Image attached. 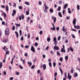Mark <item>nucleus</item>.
<instances>
[{
    "label": "nucleus",
    "instance_id": "nucleus-34",
    "mask_svg": "<svg viewBox=\"0 0 80 80\" xmlns=\"http://www.w3.org/2000/svg\"><path fill=\"white\" fill-rule=\"evenodd\" d=\"M21 17H22V20H24V16L22 14V15H21Z\"/></svg>",
    "mask_w": 80,
    "mask_h": 80
},
{
    "label": "nucleus",
    "instance_id": "nucleus-28",
    "mask_svg": "<svg viewBox=\"0 0 80 80\" xmlns=\"http://www.w3.org/2000/svg\"><path fill=\"white\" fill-rule=\"evenodd\" d=\"M77 8L78 10H80V6L79 5H78L77 6Z\"/></svg>",
    "mask_w": 80,
    "mask_h": 80
},
{
    "label": "nucleus",
    "instance_id": "nucleus-44",
    "mask_svg": "<svg viewBox=\"0 0 80 80\" xmlns=\"http://www.w3.org/2000/svg\"><path fill=\"white\" fill-rule=\"evenodd\" d=\"M2 65H2V62H1L0 63V68H2Z\"/></svg>",
    "mask_w": 80,
    "mask_h": 80
},
{
    "label": "nucleus",
    "instance_id": "nucleus-45",
    "mask_svg": "<svg viewBox=\"0 0 80 80\" xmlns=\"http://www.w3.org/2000/svg\"><path fill=\"white\" fill-rule=\"evenodd\" d=\"M13 13H14V14H16V11L15 10H14L13 11Z\"/></svg>",
    "mask_w": 80,
    "mask_h": 80
},
{
    "label": "nucleus",
    "instance_id": "nucleus-13",
    "mask_svg": "<svg viewBox=\"0 0 80 80\" xmlns=\"http://www.w3.org/2000/svg\"><path fill=\"white\" fill-rule=\"evenodd\" d=\"M59 70L61 73V75H63V71H62V69L60 68H59Z\"/></svg>",
    "mask_w": 80,
    "mask_h": 80
},
{
    "label": "nucleus",
    "instance_id": "nucleus-51",
    "mask_svg": "<svg viewBox=\"0 0 80 80\" xmlns=\"http://www.w3.org/2000/svg\"><path fill=\"white\" fill-rule=\"evenodd\" d=\"M15 26H13L12 27V30H15Z\"/></svg>",
    "mask_w": 80,
    "mask_h": 80
},
{
    "label": "nucleus",
    "instance_id": "nucleus-63",
    "mask_svg": "<svg viewBox=\"0 0 80 80\" xmlns=\"http://www.w3.org/2000/svg\"><path fill=\"white\" fill-rule=\"evenodd\" d=\"M42 57H43V58H45L46 57V56L44 54L43 55Z\"/></svg>",
    "mask_w": 80,
    "mask_h": 80
},
{
    "label": "nucleus",
    "instance_id": "nucleus-10",
    "mask_svg": "<svg viewBox=\"0 0 80 80\" xmlns=\"http://www.w3.org/2000/svg\"><path fill=\"white\" fill-rule=\"evenodd\" d=\"M49 12H51V13H52L53 12V9L52 8H50L49 9Z\"/></svg>",
    "mask_w": 80,
    "mask_h": 80
},
{
    "label": "nucleus",
    "instance_id": "nucleus-60",
    "mask_svg": "<svg viewBox=\"0 0 80 80\" xmlns=\"http://www.w3.org/2000/svg\"><path fill=\"white\" fill-rule=\"evenodd\" d=\"M19 20H22V16H20L19 17Z\"/></svg>",
    "mask_w": 80,
    "mask_h": 80
},
{
    "label": "nucleus",
    "instance_id": "nucleus-56",
    "mask_svg": "<svg viewBox=\"0 0 80 80\" xmlns=\"http://www.w3.org/2000/svg\"><path fill=\"white\" fill-rule=\"evenodd\" d=\"M65 10H63L62 11V14L65 15Z\"/></svg>",
    "mask_w": 80,
    "mask_h": 80
},
{
    "label": "nucleus",
    "instance_id": "nucleus-8",
    "mask_svg": "<svg viewBox=\"0 0 80 80\" xmlns=\"http://www.w3.org/2000/svg\"><path fill=\"white\" fill-rule=\"evenodd\" d=\"M43 67V69L44 70H45V69H46V64H43V66H42Z\"/></svg>",
    "mask_w": 80,
    "mask_h": 80
},
{
    "label": "nucleus",
    "instance_id": "nucleus-4",
    "mask_svg": "<svg viewBox=\"0 0 80 80\" xmlns=\"http://www.w3.org/2000/svg\"><path fill=\"white\" fill-rule=\"evenodd\" d=\"M2 42H3V43H7L8 42V39H5L4 38L2 40Z\"/></svg>",
    "mask_w": 80,
    "mask_h": 80
},
{
    "label": "nucleus",
    "instance_id": "nucleus-62",
    "mask_svg": "<svg viewBox=\"0 0 80 80\" xmlns=\"http://www.w3.org/2000/svg\"><path fill=\"white\" fill-rule=\"evenodd\" d=\"M62 1H60L59 2V4H62Z\"/></svg>",
    "mask_w": 80,
    "mask_h": 80
},
{
    "label": "nucleus",
    "instance_id": "nucleus-61",
    "mask_svg": "<svg viewBox=\"0 0 80 80\" xmlns=\"http://www.w3.org/2000/svg\"><path fill=\"white\" fill-rule=\"evenodd\" d=\"M48 48H49V47L47 46V47L45 48V50H48Z\"/></svg>",
    "mask_w": 80,
    "mask_h": 80
},
{
    "label": "nucleus",
    "instance_id": "nucleus-40",
    "mask_svg": "<svg viewBox=\"0 0 80 80\" xmlns=\"http://www.w3.org/2000/svg\"><path fill=\"white\" fill-rule=\"evenodd\" d=\"M49 65L50 67H52V63L51 62L49 63Z\"/></svg>",
    "mask_w": 80,
    "mask_h": 80
},
{
    "label": "nucleus",
    "instance_id": "nucleus-31",
    "mask_svg": "<svg viewBox=\"0 0 80 80\" xmlns=\"http://www.w3.org/2000/svg\"><path fill=\"white\" fill-rule=\"evenodd\" d=\"M61 38V36H59L58 38V40L59 41V40H60Z\"/></svg>",
    "mask_w": 80,
    "mask_h": 80
},
{
    "label": "nucleus",
    "instance_id": "nucleus-48",
    "mask_svg": "<svg viewBox=\"0 0 80 80\" xmlns=\"http://www.w3.org/2000/svg\"><path fill=\"white\" fill-rule=\"evenodd\" d=\"M64 49L63 48H62L61 49V52H63V51H64Z\"/></svg>",
    "mask_w": 80,
    "mask_h": 80
},
{
    "label": "nucleus",
    "instance_id": "nucleus-9",
    "mask_svg": "<svg viewBox=\"0 0 80 80\" xmlns=\"http://www.w3.org/2000/svg\"><path fill=\"white\" fill-rule=\"evenodd\" d=\"M28 63L30 67H31L32 65V63L31 62H28Z\"/></svg>",
    "mask_w": 80,
    "mask_h": 80
},
{
    "label": "nucleus",
    "instance_id": "nucleus-38",
    "mask_svg": "<svg viewBox=\"0 0 80 80\" xmlns=\"http://www.w3.org/2000/svg\"><path fill=\"white\" fill-rule=\"evenodd\" d=\"M26 12L27 15H28V14H29V11H26Z\"/></svg>",
    "mask_w": 80,
    "mask_h": 80
},
{
    "label": "nucleus",
    "instance_id": "nucleus-57",
    "mask_svg": "<svg viewBox=\"0 0 80 80\" xmlns=\"http://www.w3.org/2000/svg\"><path fill=\"white\" fill-rule=\"evenodd\" d=\"M19 67L20 68V69H23V67L21 65H19Z\"/></svg>",
    "mask_w": 80,
    "mask_h": 80
},
{
    "label": "nucleus",
    "instance_id": "nucleus-27",
    "mask_svg": "<svg viewBox=\"0 0 80 80\" xmlns=\"http://www.w3.org/2000/svg\"><path fill=\"white\" fill-rule=\"evenodd\" d=\"M71 73H72V74L73 73V68H71Z\"/></svg>",
    "mask_w": 80,
    "mask_h": 80
},
{
    "label": "nucleus",
    "instance_id": "nucleus-20",
    "mask_svg": "<svg viewBox=\"0 0 80 80\" xmlns=\"http://www.w3.org/2000/svg\"><path fill=\"white\" fill-rule=\"evenodd\" d=\"M68 78L69 80H71L72 79V76H68Z\"/></svg>",
    "mask_w": 80,
    "mask_h": 80
},
{
    "label": "nucleus",
    "instance_id": "nucleus-25",
    "mask_svg": "<svg viewBox=\"0 0 80 80\" xmlns=\"http://www.w3.org/2000/svg\"><path fill=\"white\" fill-rule=\"evenodd\" d=\"M68 13H71V11H70V8H68Z\"/></svg>",
    "mask_w": 80,
    "mask_h": 80
},
{
    "label": "nucleus",
    "instance_id": "nucleus-14",
    "mask_svg": "<svg viewBox=\"0 0 80 80\" xmlns=\"http://www.w3.org/2000/svg\"><path fill=\"white\" fill-rule=\"evenodd\" d=\"M62 30L63 32H65L66 31V29L65 28V26H63L62 27Z\"/></svg>",
    "mask_w": 80,
    "mask_h": 80
},
{
    "label": "nucleus",
    "instance_id": "nucleus-41",
    "mask_svg": "<svg viewBox=\"0 0 80 80\" xmlns=\"http://www.w3.org/2000/svg\"><path fill=\"white\" fill-rule=\"evenodd\" d=\"M68 59V56H66L65 57V60H67Z\"/></svg>",
    "mask_w": 80,
    "mask_h": 80
},
{
    "label": "nucleus",
    "instance_id": "nucleus-50",
    "mask_svg": "<svg viewBox=\"0 0 80 80\" xmlns=\"http://www.w3.org/2000/svg\"><path fill=\"white\" fill-rule=\"evenodd\" d=\"M3 14H4V17H5V18H6V17H7V15H6V13H5V12H3Z\"/></svg>",
    "mask_w": 80,
    "mask_h": 80
},
{
    "label": "nucleus",
    "instance_id": "nucleus-12",
    "mask_svg": "<svg viewBox=\"0 0 80 80\" xmlns=\"http://www.w3.org/2000/svg\"><path fill=\"white\" fill-rule=\"evenodd\" d=\"M58 16L60 17H62V13L60 12H59L58 13Z\"/></svg>",
    "mask_w": 80,
    "mask_h": 80
},
{
    "label": "nucleus",
    "instance_id": "nucleus-7",
    "mask_svg": "<svg viewBox=\"0 0 80 80\" xmlns=\"http://www.w3.org/2000/svg\"><path fill=\"white\" fill-rule=\"evenodd\" d=\"M15 33H16V38H18V32H17L16 31L15 32Z\"/></svg>",
    "mask_w": 80,
    "mask_h": 80
},
{
    "label": "nucleus",
    "instance_id": "nucleus-52",
    "mask_svg": "<svg viewBox=\"0 0 80 80\" xmlns=\"http://www.w3.org/2000/svg\"><path fill=\"white\" fill-rule=\"evenodd\" d=\"M21 41H23V36L21 38Z\"/></svg>",
    "mask_w": 80,
    "mask_h": 80
},
{
    "label": "nucleus",
    "instance_id": "nucleus-53",
    "mask_svg": "<svg viewBox=\"0 0 80 80\" xmlns=\"http://www.w3.org/2000/svg\"><path fill=\"white\" fill-rule=\"evenodd\" d=\"M42 33H43V31H41L39 32V34H40V35H42Z\"/></svg>",
    "mask_w": 80,
    "mask_h": 80
},
{
    "label": "nucleus",
    "instance_id": "nucleus-64",
    "mask_svg": "<svg viewBox=\"0 0 80 80\" xmlns=\"http://www.w3.org/2000/svg\"><path fill=\"white\" fill-rule=\"evenodd\" d=\"M40 80H43V77H41L40 78Z\"/></svg>",
    "mask_w": 80,
    "mask_h": 80
},
{
    "label": "nucleus",
    "instance_id": "nucleus-43",
    "mask_svg": "<svg viewBox=\"0 0 80 80\" xmlns=\"http://www.w3.org/2000/svg\"><path fill=\"white\" fill-rule=\"evenodd\" d=\"M13 62V58L12 59V61L11 62V64H12Z\"/></svg>",
    "mask_w": 80,
    "mask_h": 80
},
{
    "label": "nucleus",
    "instance_id": "nucleus-37",
    "mask_svg": "<svg viewBox=\"0 0 80 80\" xmlns=\"http://www.w3.org/2000/svg\"><path fill=\"white\" fill-rule=\"evenodd\" d=\"M30 38V33H28V38Z\"/></svg>",
    "mask_w": 80,
    "mask_h": 80
},
{
    "label": "nucleus",
    "instance_id": "nucleus-17",
    "mask_svg": "<svg viewBox=\"0 0 80 80\" xmlns=\"http://www.w3.org/2000/svg\"><path fill=\"white\" fill-rule=\"evenodd\" d=\"M10 54V51H7L6 52V55H9Z\"/></svg>",
    "mask_w": 80,
    "mask_h": 80
},
{
    "label": "nucleus",
    "instance_id": "nucleus-15",
    "mask_svg": "<svg viewBox=\"0 0 80 80\" xmlns=\"http://www.w3.org/2000/svg\"><path fill=\"white\" fill-rule=\"evenodd\" d=\"M74 77H78V74L77 72L74 73Z\"/></svg>",
    "mask_w": 80,
    "mask_h": 80
},
{
    "label": "nucleus",
    "instance_id": "nucleus-3",
    "mask_svg": "<svg viewBox=\"0 0 80 80\" xmlns=\"http://www.w3.org/2000/svg\"><path fill=\"white\" fill-rule=\"evenodd\" d=\"M57 50H59V47L58 46H57V45H55L54 46L53 48V49Z\"/></svg>",
    "mask_w": 80,
    "mask_h": 80
},
{
    "label": "nucleus",
    "instance_id": "nucleus-23",
    "mask_svg": "<svg viewBox=\"0 0 80 80\" xmlns=\"http://www.w3.org/2000/svg\"><path fill=\"white\" fill-rule=\"evenodd\" d=\"M57 55H58L59 56H60L61 54L60 52H59V51H58L57 52Z\"/></svg>",
    "mask_w": 80,
    "mask_h": 80
},
{
    "label": "nucleus",
    "instance_id": "nucleus-22",
    "mask_svg": "<svg viewBox=\"0 0 80 80\" xmlns=\"http://www.w3.org/2000/svg\"><path fill=\"white\" fill-rule=\"evenodd\" d=\"M56 20H57V19H56V18H54L53 21L54 23H55V22H56Z\"/></svg>",
    "mask_w": 80,
    "mask_h": 80
},
{
    "label": "nucleus",
    "instance_id": "nucleus-46",
    "mask_svg": "<svg viewBox=\"0 0 80 80\" xmlns=\"http://www.w3.org/2000/svg\"><path fill=\"white\" fill-rule=\"evenodd\" d=\"M2 31H1V30H0V36L1 37H2Z\"/></svg>",
    "mask_w": 80,
    "mask_h": 80
},
{
    "label": "nucleus",
    "instance_id": "nucleus-33",
    "mask_svg": "<svg viewBox=\"0 0 80 80\" xmlns=\"http://www.w3.org/2000/svg\"><path fill=\"white\" fill-rule=\"evenodd\" d=\"M22 30H20L19 31V33H20V36H22Z\"/></svg>",
    "mask_w": 80,
    "mask_h": 80
},
{
    "label": "nucleus",
    "instance_id": "nucleus-18",
    "mask_svg": "<svg viewBox=\"0 0 80 80\" xmlns=\"http://www.w3.org/2000/svg\"><path fill=\"white\" fill-rule=\"evenodd\" d=\"M57 43H58V41H55L54 42V43L55 45H57Z\"/></svg>",
    "mask_w": 80,
    "mask_h": 80
},
{
    "label": "nucleus",
    "instance_id": "nucleus-59",
    "mask_svg": "<svg viewBox=\"0 0 80 80\" xmlns=\"http://www.w3.org/2000/svg\"><path fill=\"white\" fill-rule=\"evenodd\" d=\"M48 9V6H46L45 7V10H47Z\"/></svg>",
    "mask_w": 80,
    "mask_h": 80
},
{
    "label": "nucleus",
    "instance_id": "nucleus-29",
    "mask_svg": "<svg viewBox=\"0 0 80 80\" xmlns=\"http://www.w3.org/2000/svg\"><path fill=\"white\" fill-rule=\"evenodd\" d=\"M59 60L61 62H62L63 61V58L60 57L59 58Z\"/></svg>",
    "mask_w": 80,
    "mask_h": 80
},
{
    "label": "nucleus",
    "instance_id": "nucleus-24",
    "mask_svg": "<svg viewBox=\"0 0 80 80\" xmlns=\"http://www.w3.org/2000/svg\"><path fill=\"white\" fill-rule=\"evenodd\" d=\"M18 8L20 10H22V8H23V7L22 6H18Z\"/></svg>",
    "mask_w": 80,
    "mask_h": 80
},
{
    "label": "nucleus",
    "instance_id": "nucleus-35",
    "mask_svg": "<svg viewBox=\"0 0 80 80\" xmlns=\"http://www.w3.org/2000/svg\"><path fill=\"white\" fill-rule=\"evenodd\" d=\"M25 4H26V5H30V3H29L28 2H25Z\"/></svg>",
    "mask_w": 80,
    "mask_h": 80
},
{
    "label": "nucleus",
    "instance_id": "nucleus-2",
    "mask_svg": "<svg viewBox=\"0 0 80 80\" xmlns=\"http://www.w3.org/2000/svg\"><path fill=\"white\" fill-rule=\"evenodd\" d=\"M5 35L7 36H9L10 35V31H9V28H6L5 30Z\"/></svg>",
    "mask_w": 80,
    "mask_h": 80
},
{
    "label": "nucleus",
    "instance_id": "nucleus-39",
    "mask_svg": "<svg viewBox=\"0 0 80 80\" xmlns=\"http://www.w3.org/2000/svg\"><path fill=\"white\" fill-rule=\"evenodd\" d=\"M60 10H61V7L60 6H59L58 7V11H60Z\"/></svg>",
    "mask_w": 80,
    "mask_h": 80
},
{
    "label": "nucleus",
    "instance_id": "nucleus-55",
    "mask_svg": "<svg viewBox=\"0 0 80 80\" xmlns=\"http://www.w3.org/2000/svg\"><path fill=\"white\" fill-rule=\"evenodd\" d=\"M30 46H25V47L26 48H28Z\"/></svg>",
    "mask_w": 80,
    "mask_h": 80
},
{
    "label": "nucleus",
    "instance_id": "nucleus-16",
    "mask_svg": "<svg viewBox=\"0 0 80 80\" xmlns=\"http://www.w3.org/2000/svg\"><path fill=\"white\" fill-rule=\"evenodd\" d=\"M51 30H54V31H55V27H53V28H50Z\"/></svg>",
    "mask_w": 80,
    "mask_h": 80
},
{
    "label": "nucleus",
    "instance_id": "nucleus-54",
    "mask_svg": "<svg viewBox=\"0 0 80 80\" xmlns=\"http://www.w3.org/2000/svg\"><path fill=\"white\" fill-rule=\"evenodd\" d=\"M35 46L36 47H37V46H38V43L35 42Z\"/></svg>",
    "mask_w": 80,
    "mask_h": 80
},
{
    "label": "nucleus",
    "instance_id": "nucleus-5",
    "mask_svg": "<svg viewBox=\"0 0 80 80\" xmlns=\"http://www.w3.org/2000/svg\"><path fill=\"white\" fill-rule=\"evenodd\" d=\"M31 51H32V52H35V48H34V47L33 46H32L31 48Z\"/></svg>",
    "mask_w": 80,
    "mask_h": 80
},
{
    "label": "nucleus",
    "instance_id": "nucleus-21",
    "mask_svg": "<svg viewBox=\"0 0 80 80\" xmlns=\"http://www.w3.org/2000/svg\"><path fill=\"white\" fill-rule=\"evenodd\" d=\"M64 77L66 79H67V73L65 72L64 73Z\"/></svg>",
    "mask_w": 80,
    "mask_h": 80
},
{
    "label": "nucleus",
    "instance_id": "nucleus-1",
    "mask_svg": "<svg viewBox=\"0 0 80 80\" xmlns=\"http://www.w3.org/2000/svg\"><path fill=\"white\" fill-rule=\"evenodd\" d=\"M73 25H74V28L77 29V30H78V29H80V26L78 25H77V26L76 25H75V23H76V18H75L74 19H73Z\"/></svg>",
    "mask_w": 80,
    "mask_h": 80
},
{
    "label": "nucleus",
    "instance_id": "nucleus-32",
    "mask_svg": "<svg viewBox=\"0 0 80 80\" xmlns=\"http://www.w3.org/2000/svg\"><path fill=\"white\" fill-rule=\"evenodd\" d=\"M70 50L71 51V52H73V48H72L71 47H70Z\"/></svg>",
    "mask_w": 80,
    "mask_h": 80
},
{
    "label": "nucleus",
    "instance_id": "nucleus-6",
    "mask_svg": "<svg viewBox=\"0 0 80 80\" xmlns=\"http://www.w3.org/2000/svg\"><path fill=\"white\" fill-rule=\"evenodd\" d=\"M67 6H68V4H65L63 7V9H66L67 8Z\"/></svg>",
    "mask_w": 80,
    "mask_h": 80
},
{
    "label": "nucleus",
    "instance_id": "nucleus-49",
    "mask_svg": "<svg viewBox=\"0 0 80 80\" xmlns=\"http://www.w3.org/2000/svg\"><path fill=\"white\" fill-rule=\"evenodd\" d=\"M56 66V63L55 62L53 63V66L54 67H55V66Z\"/></svg>",
    "mask_w": 80,
    "mask_h": 80
},
{
    "label": "nucleus",
    "instance_id": "nucleus-11",
    "mask_svg": "<svg viewBox=\"0 0 80 80\" xmlns=\"http://www.w3.org/2000/svg\"><path fill=\"white\" fill-rule=\"evenodd\" d=\"M6 10L7 12L8 11V5H7L6 6Z\"/></svg>",
    "mask_w": 80,
    "mask_h": 80
},
{
    "label": "nucleus",
    "instance_id": "nucleus-30",
    "mask_svg": "<svg viewBox=\"0 0 80 80\" xmlns=\"http://www.w3.org/2000/svg\"><path fill=\"white\" fill-rule=\"evenodd\" d=\"M35 67V65H34L33 66H32L31 67V69H33Z\"/></svg>",
    "mask_w": 80,
    "mask_h": 80
},
{
    "label": "nucleus",
    "instance_id": "nucleus-19",
    "mask_svg": "<svg viewBox=\"0 0 80 80\" xmlns=\"http://www.w3.org/2000/svg\"><path fill=\"white\" fill-rule=\"evenodd\" d=\"M51 40V39H50V38L49 37L48 38H47V41L48 42H50Z\"/></svg>",
    "mask_w": 80,
    "mask_h": 80
},
{
    "label": "nucleus",
    "instance_id": "nucleus-36",
    "mask_svg": "<svg viewBox=\"0 0 80 80\" xmlns=\"http://www.w3.org/2000/svg\"><path fill=\"white\" fill-rule=\"evenodd\" d=\"M53 41H57V38L56 37H54L53 39Z\"/></svg>",
    "mask_w": 80,
    "mask_h": 80
},
{
    "label": "nucleus",
    "instance_id": "nucleus-42",
    "mask_svg": "<svg viewBox=\"0 0 80 80\" xmlns=\"http://www.w3.org/2000/svg\"><path fill=\"white\" fill-rule=\"evenodd\" d=\"M56 29L57 31H58L59 30V29H60V27H58L56 28Z\"/></svg>",
    "mask_w": 80,
    "mask_h": 80
},
{
    "label": "nucleus",
    "instance_id": "nucleus-47",
    "mask_svg": "<svg viewBox=\"0 0 80 80\" xmlns=\"http://www.w3.org/2000/svg\"><path fill=\"white\" fill-rule=\"evenodd\" d=\"M57 72H56L54 74V76L56 78L57 77Z\"/></svg>",
    "mask_w": 80,
    "mask_h": 80
},
{
    "label": "nucleus",
    "instance_id": "nucleus-58",
    "mask_svg": "<svg viewBox=\"0 0 80 80\" xmlns=\"http://www.w3.org/2000/svg\"><path fill=\"white\" fill-rule=\"evenodd\" d=\"M42 3V2L41 1H39V5H41Z\"/></svg>",
    "mask_w": 80,
    "mask_h": 80
},
{
    "label": "nucleus",
    "instance_id": "nucleus-26",
    "mask_svg": "<svg viewBox=\"0 0 80 80\" xmlns=\"http://www.w3.org/2000/svg\"><path fill=\"white\" fill-rule=\"evenodd\" d=\"M16 26V27H20V24H18L17 23H16L15 24Z\"/></svg>",
    "mask_w": 80,
    "mask_h": 80
}]
</instances>
